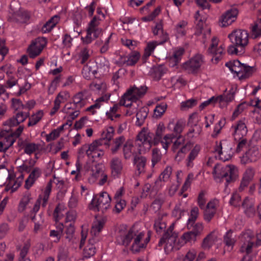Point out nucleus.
I'll return each mask as SVG.
<instances>
[{"label": "nucleus", "mask_w": 261, "mask_h": 261, "mask_svg": "<svg viewBox=\"0 0 261 261\" xmlns=\"http://www.w3.org/2000/svg\"><path fill=\"white\" fill-rule=\"evenodd\" d=\"M167 40V37L166 35L165 36L164 40H162V41H161L159 43H158L156 41H152V42H148L147 44L146 47H145V48L144 49L143 58H144L145 59H147L153 52L155 48L156 47V46L157 45L164 43Z\"/></svg>", "instance_id": "37998d69"}, {"label": "nucleus", "mask_w": 261, "mask_h": 261, "mask_svg": "<svg viewBox=\"0 0 261 261\" xmlns=\"http://www.w3.org/2000/svg\"><path fill=\"white\" fill-rule=\"evenodd\" d=\"M21 185V184L20 181L15 179L13 175L9 174L7 178L6 190L7 191L10 190L11 192L13 193L16 191Z\"/></svg>", "instance_id": "c03bdc74"}, {"label": "nucleus", "mask_w": 261, "mask_h": 261, "mask_svg": "<svg viewBox=\"0 0 261 261\" xmlns=\"http://www.w3.org/2000/svg\"><path fill=\"white\" fill-rule=\"evenodd\" d=\"M29 116V112L19 111L11 118L3 122L7 130H12L13 127L23 122Z\"/></svg>", "instance_id": "2eb2a0df"}, {"label": "nucleus", "mask_w": 261, "mask_h": 261, "mask_svg": "<svg viewBox=\"0 0 261 261\" xmlns=\"http://www.w3.org/2000/svg\"><path fill=\"white\" fill-rule=\"evenodd\" d=\"M200 150L201 147L199 145H196L192 149L187 159V166L188 167L193 166V161L197 158Z\"/></svg>", "instance_id": "09e8293b"}, {"label": "nucleus", "mask_w": 261, "mask_h": 261, "mask_svg": "<svg viewBox=\"0 0 261 261\" xmlns=\"http://www.w3.org/2000/svg\"><path fill=\"white\" fill-rule=\"evenodd\" d=\"M149 109L148 107H142L136 114L137 122L136 123L138 125H141L145 119L146 118Z\"/></svg>", "instance_id": "603ef678"}, {"label": "nucleus", "mask_w": 261, "mask_h": 261, "mask_svg": "<svg viewBox=\"0 0 261 261\" xmlns=\"http://www.w3.org/2000/svg\"><path fill=\"white\" fill-rule=\"evenodd\" d=\"M60 17L58 15H55L48 20L42 27V31L43 33L50 32L58 23Z\"/></svg>", "instance_id": "de8ad7c7"}, {"label": "nucleus", "mask_w": 261, "mask_h": 261, "mask_svg": "<svg viewBox=\"0 0 261 261\" xmlns=\"http://www.w3.org/2000/svg\"><path fill=\"white\" fill-rule=\"evenodd\" d=\"M23 129L24 126L20 125L14 132H12V130H7L3 125L0 132V152H6L11 147Z\"/></svg>", "instance_id": "20e7f679"}, {"label": "nucleus", "mask_w": 261, "mask_h": 261, "mask_svg": "<svg viewBox=\"0 0 261 261\" xmlns=\"http://www.w3.org/2000/svg\"><path fill=\"white\" fill-rule=\"evenodd\" d=\"M167 108V105L162 102L156 106L153 110V117L155 119H160L166 112Z\"/></svg>", "instance_id": "5fc2aeb1"}, {"label": "nucleus", "mask_w": 261, "mask_h": 261, "mask_svg": "<svg viewBox=\"0 0 261 261\" xmlns=\"http://www.w3.org/2000/svg\"><path fill=\"white\" fill-rule=\"evenodd\" d=\"M234 91L231 89L228 92L215 97V103H217L222 109L226 108L230 102L234 99Z\"/></svg>", "instance_id": "393cba45"}, {"label": "nucleus", "mask_w": 261, "mask_h": 261, "mask_svg": "<svg viewBox=\"0 0 261 261\" xmlns=\"http://www.w3.org/2000/svg\"><path fill=\"white\" fill-rule=\"evenodd\" d=\"M31 199V194L29 193H26L23 196L19 204L18 208V211L20 212H23L25 210L27 205L30 203Z\"/></svg>", "instance_id": "e2e57ef3"}, {"label": "nucleus", "mask_w": 261, "mask_h": 261, "mask_svg": "<svg viewBox=\"0 0 261 261\" xmlns=\"http://www.w3.org/2000/svg\"><path fill=\"white\" fill-rule=\"evenodd\" d=\"M102 30H93L87 28L86 30V35L81 37V40L83 44H89L94 40L100 37L102 34Z\"/></svg>", "instance_id": "c756f323"}, {"label": "nucleus", "mask_w": 261, "mask_h": 261, "mask_svg": "<svg viewBox=\"0 0 261 261\" xmlns=\"http://www.w3.org/2000/svg\"><path fill=\"white\" fill-rule=\"evenodd\" d=\"M63 130L64 125H61L56 129H54L49 134H47L45 136L46 141L49 142L55 140L60 136L61 133L63 131Z\"/></svg>", "instance_id": "bf43d9fd"}, {"label": "nucleus", "mask_w": 261, "mask_h": 261, "mask_svg": "<svg viewBox=\"0 0 261 261\" xmlns=\"http://www.w3.org/2000/svg\"><path fill=\"white\" fill-rule=\"evenodd\" d=\"M172 170L171 167L167 166L160 175L159 180L155 182V184L158 185L160 187L162 186V181H167L169 179L172 173Z\"/></svg>", "instance_id": "864d4df0"}, {"label": "nucleus", "mask_w": 261, "mask_h": 261, "mask_svg": "<svg viewBox=\"0 0 261 261\" xmlns=\"http://www.w3.org/2000/svg\"><path fill=\"white\" fill-rule=\"evenodd\" d=\"M185 122L182 119H178L176 122L173 119H171L167 126L168 130L172 132L175 136L180 135L185 127Z\"/></svg>", "instance_id": "cd10ccee"}, {"label": "nucleus", "mask_w": 261, "mask_h": 261, "mask_svg": "<svg viewBox=\"0 0 261 261\" xmlns=\"http://www.w3.org/2000/svg\"><path fill=\"white\" fill-rule=\"evenodd\" d=\"M41 170L39 167H35L31 172L28 179L25 180V187L29 189L34 184L35 180L41 175Z\"/></svg>", "instance_id": "4c0bfd02"}, {"label": "nucleus", "mask_w": 261, "mask_h": 261, "mask_svg": "<svg viewBox=\"0 0 261 261\" xmlns=\"http://www.w3.org/2000/svg\"><path fill=\"white\" fill-rule=\"evenodd\" d=\"M154 135L148 128H143L137 136V145L139 153L142 154L148 152L154 145Z\"/></svg>", "instance_id": "423d86ee"}, {"label": "nucleus", "mask_w": 261, "mask_h": 261, "mask_svg": "<svg viewBox=\"0 0 261 261\" xmlns=\"http://www.w3.org/2000/svg\"><path fill=\"white\" fill-rule=\"evenodd\" d=\"M261 157V146H253L249 147L241 158L242 164L254 162Z\"/></svg>", "instance_id": "dca6fc26"}, {"label": "nucleus", "mask_w": 261, "mask_h": 261, "mask_svg": "<svg viewBox=\"0 0 261 261\" xmlns=\"http://www.w3.org/2000/svg\"><path fill=\"white\" fill-rule=\"evenodd\" d=\"M251 30L252 38L256 39L261 36V18L252 25Z\"/></svg>", "instance_id": "052dcab7"}, {"label": "nucleus", "mask_w": 261, "mask_h": 261, "mask_svg": "<svg viewBox=\"0 0 261 261\" xmlns=\"http://www.w3.org/2000/svg\"><path fill=\"white\" fill-rule=\"evenodd\" d=\"M228 37L232 44L241 49L244 48L248 43L249 35L247 32L244 30H234Z\"/></svg>", "instance_id": "ddd939ff"}, {"label": "nucleus", "mask_w": 261, "mask_h": 261, "mask_svg": "<svg viewBox=\"0 0 261 261\" xmlns=\"http://www.w3.org/2000/svg\"><path fill=\"white\" fill-rule=\"evenodd\" d=\"M214 151L219 159L224 162L230 160L233 153L232 144L226 140L216 143Z\"/></svg>", "instance_id": "9b49d317"}, {"label": "nucleus", "mask_w": 261, "mask_h": 261, "mask_svg": "<svg viewBox=\"0 0 261 261\" xmlns=\"http://www.w3.org/2000/svg\"><path fill=\"white\" fill-rule=\"evenodd\" d=\"M219 207V201L218 199H214L209 201L204 212V220L207 222H210L215 216Z\"/></svg>", "instance_id": "b1692460"}, {"label": "nucleus", "mask_w": 261, "mask_h": 261, "mask_svg": "<svg viewBox=\"0 0 261 261\" xmlns=\"http://www.w3.org/2000/svg\"><path fill=\"white\" fill-rule=\"evenodd\" d=\"M207 54L212 56V62L217 64L223 58L225 54V46L223 43L219 42V39L214 37L207 50Z\"/></svg>", "instance_id": "9d476101"}, {"label": "nucleus", "mask_w": 261, "mask_h": 261, "mask_svg": "<svg viewBox=\"0 0 261 261\" xmlns=\"http://www.w3.org/2000/svg\"><path fill=\"white\" fill-rule=\"evenodd\" d=\"M197 237L191 231L185 232L180 237L182 245L186 243H190L191 244L194 243L196 241Z\"/></svg>", "instance_id": "6e6d98bb"}, {"label": "nucleus", "mask_w": 261, "mask_h": 261, "mask_svg": "<svg viewBox=\"0 0 261 261\" xmlns=\"http://www.w3.org/2000/svg\"><path fill=\"white\" fill-rule=\"evenodd\" d=\"M110 97V94H106L97 99L94 105H91L86 109V111L89 112L91 114L94 115L96 112V110L99 109L103 105L104 102L108 101Z\"/></svg>", "instance_id": "f704fd0d"}, {"label": "nucleus", "mask_w": 261, "mask_h": 261, "mask_svg": "<svg viewBox=\"0 0 261 261\" xmlns=\"http://www.w3.org/2000/svg\"><path fill=\"white\" fill-rule=\"evenodd\" d=\"M173 225H171L163 234L159 243V246H164L165 251L168 253L174 249H178L180 247L176 243L177 233L173 231Z\"/></svg>", "instance_id": "6e6552de"}, {"label": "nucleus", "mask_w": 261, "mask_h": 261, "mask_svg": "<svg viewBox=\"0 0 261 261\" xmlns=\"http://www.w3.org/2000/svg\"><path fill=\"white\" fill-rule=\"evenodd\" d=\"M195 18L196 23V31H195V35L198 36L201 35L204 39L203 42H204L205 39L210 36L211 30L209 28H204V22L200 17L199 11L196 12Z\"/></svg>", "instance_id": "aec40b11"}, {"label": "nucleus", "mask_w": 261, "mask_h": 261, "mask_svg": "<svg viewBox=\"0 0 261 261\" xmlns=\"http://www.w3.org/2000/svg\"><path fill=\"white\" fill-rule=\"evenodd\" d=\"M218 241V237L215 231H212L205 238H204L202 247L204 249H210Z\"/></svg>", "instance_id": "e433bc0d"}, {"label": "nucleus", "mask_w": 261, "mask_h": 261, "mask_svg": "<svg viewBox=\"0 0 261 261\" xmlns=\"http://www.w3.org/2000/svg\"><path fill=\"white\" fill-rule=\"evenodd\" d=\"M111 201V198L109 194L106 192H102L93 198L90 207L94 211L103 213L110 208Z\"/></svg>", "instance_id": "1a4fd4ad"}, {"label": "nucleus", "mask_w": 261, "mask_h": 261, "mask_svg": "<svg viewBox=\"0 0 261 261\" xmlns=\"http://www.w3.org/2000/svg\"><path fill=\"white\" fill-rule=\"evenodd\" d=\"M62 80V77L60 75L56 76L50 83L49 86L48 88V94H53L56 90L59 84Z\"/></svg>", "instance_id": "774afa93"}, {"label": "nucleus", "mask_w": 261, "mask_h": 261, "mask_svg": "<svg viewBox=\"0 0 261 261\" xmlns=\"http://www.w3.org/2000/svg\"><path fill=\"white\" fill-rule=\"evenodd\" d=\"M238 14V10L235 8L227 10L219 19V25L222 27L230 25L236 20Z\"/></svg>", "instance_id": "4be33fe9"}, {"label": "nucleus", "mask_w": 261, "mask_h": 261, "mask_svg": "<svg viewBox=\"0 0 261 261\" xmlns=\"http://www.w3.org/2000/svg\"><path fill=\"white\" fill-rule=\"evenodd\" d=\"M90 98V95L86 91L79 92L76 93L72 98L73 102L77 108L81 109L86 106Z\"/></svg>", "instance_id": "c85d7f7f"}, {"label": "nucleus", "mask_w": 261, "mask_h": 261, "mask_svg": "<svg viewBox=\"0 0 261 261\" xmlns=\"http://www.w3.org/2000/svg\"><path fill=\"white\" fill-rule=\"evenodd\" d=\"M110 168L113 176L118 177L121 174L123 169L121 160L118 158H113L110 162Z\"/></svg>", "instance_id": "72a5a7b5"}, {"label": "nucleus", "mask_w": 261, "mask_h": 261, "mask_svg": "<svg viewBox=\"0 0 261 261\" xmlns=\"http://www.w3.org/2000/svg\"><path fill=\"white\" fill-rule=\"evenodd\" d=\"M96 73V70H93L91 66L89 65H85L82 72L84 77L87 80L91 79V76L94 75Z\"/></svg>", "instance_id": "338daca9"}, {"label": "nucleus", "mask_w": 261, "mask_h": 261, "mask_svg": "<svg viewBox=\"0 0 261 261\" xmlns=\"http://www.w3.org/2000/svg\"><path fill=\"white\" fill-rule=\"evenodd\" d=\"M203 62V56L200 54H197L186 62L184 65V67L189 72H194L200 68Z\"/></svg>", "instance_id": "412c9836"}, {"label": "nucleus", "mask_w": 261, "mask_h": 261, "mask_svg": "<svg viewBox=\"0 0 261 261\" xmlns=\"http://www.w3.org/2000/svg\"><path fill=\"white\" fill-rule=\"evenodd\" d=\"M246 122V119H243L232 125L231 130L235 140H240L246 135L248 130Z\"/></svg>", "instance_id": "a211bd4d"}, {"label": "nucleus", "mask_w": 261, "mask_h": 261, "mask_svg": "<svg viewBox=\"0 0 261 261\" xmlns=\"http://www.w3.org/2000/svg\"><path fill=\"white\" fill-rule=\"evenodd\" d=\"M19 145H23L24 149V152L28 154H31L35 152L36 151L39 150L40 145L39 144H36L35 143H21L19 142Z\"/></svg>", "instance_id": "8fccbe9b"}, {"label": "nucleus", "mask_w": 261, "mask_h": 261, "mask_svg": "<svg viewBox=\"0 0 261 261\" xmlns=\"http://www.w3.org/2000/svg\"><path fill=\"white\" fill-rule=\"evenodd\" d=\"M224 242L228 247H231L232 249L235 244L236 240L233 236V231L231 230L228 231L224 237Z\"/></svg>", "instance_id": "69168bd1"}, {"label": "nucleus", "mask_w": 261, "mask_h": 261, "mask_svg": "<svg viewBox=\"0 0 261 261\" xmlns=\"http://www.w3.org/2000/svg\"><path fill=\"white\" fill-rule=\"evenodd\" d=\"M69 98L70 94L69 92L63 90L58 94L54 101L61 105V103L67 101Z\"/></svg>", "instance_id": "0e129e2a"}, {"label": "nucleus", "mask_w": 261, "mask_h": 261, "mask_svg": "<svg viewBox=\"0 0 261 261\" xmlns=\"http://www.w3.org/2000/svg\"><path fill=\"white\" fill-rule=\"evenodd\" d=\"M140 54L137 51H133L128 56H123L120 58L122 65L133 66L138 61Z\"/></svg>", "instance_id": "473e14b6"}, {"label": "nucleus", "mask_w": 261, "mask_h": 261, "mask_svg": "<svg viewBox=\"0 0 261 261\" xmlns=\"http://www.w3.org/2000/svg\"><path fill=\"white\" fill-rule=\"evenodd\" d=\"M30 18V14L28 11L19 10L12 14L10 20L12 22L23 23L28 22Z\"/></svg>", "instance_id": "2f4dec72"}, {"label": "nucleus", "mask_w": 261, "mask_h": 261, "mask_svg": "<svg viewBox=\"0 0 261 261\" xmlns=\"http://www.w3.org/2000/svg\"><path fill=\"white\" fill-rule=\"evenodd\" d=\"M240 80H245L251 76L256 71L253 66L241 63L239 60L230 61L225 64Z\"/></svg>", "instance_id": "39448f33"}, {"label": "nucleus", "mask_w": 261, "mask_h": 261, "mask_svg": "<svg viewBox=\"0 0 261 261\" xmlns=\"http://www.w3.org/2000/svg\"><path fill=\"white\" fill-rule=\"evenodd\" d=\"M114 129L112 126L106 127L102 130L101 134V139L102 141L105 140L110 141L113 137Z\"/></svg>", "instance_id": "680f3d73"}, {"label": "nucleus", "mask_w": 261, "mask_h": 261, "mask_svg": "<svg viewBox=\"0 0 261 261\" xmlns=\"http://www.w3.org/2000/svg\"><path fill=\"white\" fill-rule=\"evenodd\" d=\"M244 209V212L249 217H253L255 215V208L254 207V201L252 199L246 198L242 204Z\"/></svg>", "instance_id": "79ce46f5"}, {"label": "nucleus", "mask_w": 261, "mask_h": 261, "mask_svg": "<svg viewBox=\"0 0 261 261\" xmlns=\"http://www.w3.org/2000/svg\"><path fill=\"white\" fill-rule=\"evenodd\" d=\"M199 214V210L198 207L194 206L191 208L190 216L187 221V227L188 229H191L193 227Z\"/></svg>", "instance_id": "3c124183"}, {"label": "nucleus", "mask_w": 261, "mask_h": 261, "mask_svg": "<svg viewBox=\"0 0 261 261\" xmlns=\"http://www.w3.org/2000/svg\"><path fill=\"white\" fill-rule=\"evenodd\" d=\"M80 110L73 102H68L63 107L62 112L66 114L68 118L74 120L79 115Z\"/></svg>", "instance_id": "7c9ffc66"}, {"label": "nucleus", "mask_w": 261, "mask_h": 261, "mask_svg": "<svg viewBox=\"0 0 261 261\" xmlns=\"http://www.w3.org/2000/svg\"><path fill=\"white\" fill-rule=\"evenodd\" d=\"M44 115L43 110H38L34 112L32 115L29 116V121L28 123V127H32L36 125L42 119Z\"/></svg>", "instance_id": "ea45409f"}, {"label": "nucleus", "mask_w": 261, "mask_h": 261, "mask_svg": "<svg viewBox=\"0 0 261 261\" xmlns=\"http://www.w3.org/2000/svg\"><path fill=\"white\" fill-rule=\"evenodd\" d=\"M102 139H98L93 141L89 145L86 154L89 158L94 160L102 156L104 153L102 148Z\"/></svg>", "instance_id": "6ab92c4d"}, {"label": "nucleus", "mask_w": 261, "mask_h": 261, "mask_svg": "<svg viewBox=\"0 0 261 261\" xmlns=\"http://www.w3.org/2000/svg\"><path fill=\"white\" fill-rule=\"evenodd\" d=\"M165 126L163 122H160L156 127L153 138L154 145L161 143L162 147L167 150L169 146L173 143L175 136L173 134H167L163 136L165 130Z\"/></svg>", "instance_id": "0eeeda50"}, {"label": "nucleus", "mask_w": 261, "mask_h": 261, "mask_svg": "<svg viewBox=\"0 0 261 261\" xmlns=\"http://www.w3.org/2000/svg\"><path fill=\"white\" fill-rule=\"evenodd\" d=\"M213 175L217 181H221L224 179L228 184L234 181L238 177V169L233 165L230 164L224 166L217 164L214 167Z\"/></svg>", "instance_id": "7ed1b4c3"}, {"label": "nucleus", "mask_w": 261, "mask_h": 261, "mask_svg": "<svg viewBox=\"0 0 261 261\" xmlns=\"http://www.w3.org/2000/svg\"><path fill=\"white\" fill-rule=\"evenodd\" d=\"M98 241V240L92 238L89 239V243L84 249L83 255L86 258H90L93 256L96 253V247L95 243Z\"/></svg>", "instance_id": "58836bf2"}, {"label": "nucleus", "mask_w": 261, "mask_h": 261, "mask_svg": "<svg viewBox=\"0 0 261 261\" xmlns=\"http://www.w3.org/2000/svg\"><path fill=\"white\" fill-rule=\"evenodd\" d=\"M47 43L44 37H38L32 41L28 48V53L31 58H35L39 56Z\"/></svg>", "instance_id": "f3484780"}, {"label": "nucleus", "mask_w": 261, "mask_h": 261, "mask_svg": "<svg viewBox=\"0 0 261 261\" xmlns=\"http://www.w3.org/2000/svg\"><path fill=\"white\" fill-rule=\"evenodd\" d=\"M242 244L240 248V252L248 254L252 252V248L255 246L253 236L248 233H244L241 239Z\"/></svg>", "instance_id": "5701e85b"}, {"label": "nucleus", "mask_w": 261, "mask_h": 261, "mask_svg": "<svg viewBox=\"0 0 261 261\" xmlns=\"http://www.w3.org/2000/svg\"><path fill=\"white\" fill-rule=\"evenodd\" d=\"M150 239L149 232L146 233L135 225L131 227L122 225L119 228L116 237L118 244L124 247L130 246V250L133 253L145 250Z\"/></svg>", "instance_id": "f257e3e1"}, {"label": "nucleus", "mask_w": 261, "mask_h": 261, "mask_svg": "<svg viewBox=\"0 0 261 261\" xmlns=\"http://www.w3.org/2000/svg\"><path fill=\"white\" fill-rule=\"evenodd\" d=\"M147 90L145 86L139 87L134 86L128 88L121 96L119 104L129 108L126 111V116H131L137 112V107L141 103L139 99L145 94Z\"/></svg>", "instance_id": "f03ea898"}, {"label": "nucleus", "mask_w": 261, "mask_h": 261, "mask_svg": "<svg viewBox=\"0 0 261 261\" xmlns=\"http://www.w3.org/2000/svg\"><path fill=\"white\" fill-rule=\"evenodd\" d=\"M188 22L186 20H180L175 25L174 31L177 38L185 36L188 31Z\"/></svg>", "instance_id": "c9c22d12"}, {"label": "nucleus", "mask_w": 261, "mask_h": 261, "mask_svg": "<svg viewBox=\"0 0 261 261\" xmlns=\"http://www.w3.org/2000/svg\"><path fill=\"white\" fill-rule=\"evenodd\" d=\"M123 153L125 159H129L135 154V149L132 141L128 140L125 142L123 147Z\"/></svg>", "instance_id": "a18cd8bd"}, {"label": "nucleus", "mask_w": 261, "mask_h": 261, "mask_svg": "<svg viewBox=\"0 0 261 261\" xmlns=\"http://www.w3.org/2000/svg\"><path fill=\"white\" fill-rule=\"evenodd\" d=\"M74 231L75 228L72 223H70L66 226L65 230V238L69 242H71L72 244L75 243L76 242V240L74 237Z\"/></svg>", "instance_id": "4d7b16f0"}, {"label": "nucleus", "mask_w": 261, "mask_h": 261, "mask_svg": "<svg viewBox=\"0 0 261 261\" xmlns=\"http://www.w3.org/2000/svg\"><path fill=\"white\" fill-rule=\"evenodd\" d=\"M120 106H121V105L119 103L118 104H115L112 107H111L109 111L106 112V116L107 118L112 121H114L116 119L119 118L121 115L117 113Z\"/></svg>", "instance_id": "13d9d810"}, {"label": "nucleus", "mask_w": 261, "mask_h": 261, "mask_svg": "<svg viewBox=\"0 0 261 261\" xmlns=\"http://www.w3.org/2000/svg\"><path fill=\"white\" fill-rule=\"evenodd\" d=\"M105 224V221L102 219H96L93 223L91 229L92 238L97 237Z\"/></svg>", "instance_id": "a19ab883"}, {"label": "nucleus", "mask_w": 261, "mask_h": 261, "mask_svg": "<svg viewBox=\"0 0 261 261\" xmlns=\"http://www.w3.org/2000/svg\"><path fill=\"white\" fill-rule=\"evenodd\" d=\"M255 171L252 168H248L243 174L239 190L243 191L251 182L254 177Z\"/></svg>", "instance_id": "bb28decb"}, {"label": "nucleus", "mask_w": 261, "mask_h": 261, "mask_svg": "<svg viewBox=\"0 0 261 261\" xmlns=\"http://www.w3.org/2000/svg\"><path fill=\"white\" fill-rule=\"evenodd\" d=\"M86 45L83 44L77 46L75 50V56L81 64L87 62L91 55V50Z\"/></svg>", "instance_id": "a878e982"}, {"label": "nucleus", "mask_w": 261, "mask_h": 261, "mask_svg": "<svg viewBox=\"0 0 261 261\" xmlns=\"http://www.w3.org/2000/svg\"><path fill=\"white\" fill-rule=\"evenodd\" d=\"M184 53V49L181 47L177 48L174 50L173 55L169 59V63L171 66L174 67L177 64Z\"/></svg>", "instance_id": "49530a36"}, {"label": "nucleus", "mask_w": 261, "mask_h": 261, "mask_svg": "<svg viewBox=\"0 0 261 261\" xmlns=\"http://www.w3.org/2000/svg\"><path fill=\"white\" fill-rule=\"evenodd\" d=\"M189 149L190 145L186 143L185 137L181 135L178 136L176 140L173 141L172 150L174 152L177 151L175 159L177 161H180L184 158L185 154Z\"/></svg>", "instance_id": "4468645a"}, {"label": "nucleus", "mask_w": 261, "mask_h": 261, "mask_svg": "<svg viewBox=\"0 0 261 261\" xmlns=\"http://www.w3.org/2000/svg\"><path fill=\"white\" fill-rule=\"evenodd\" d=\"M88 172L90 175L88 180L91 184L95 182L99 179L98 184L102 186L106 184L108 180V175L103 171L101 165L94 163Z\"/></svg>", "instance_id": "f8f14e48"}]
</instances>
